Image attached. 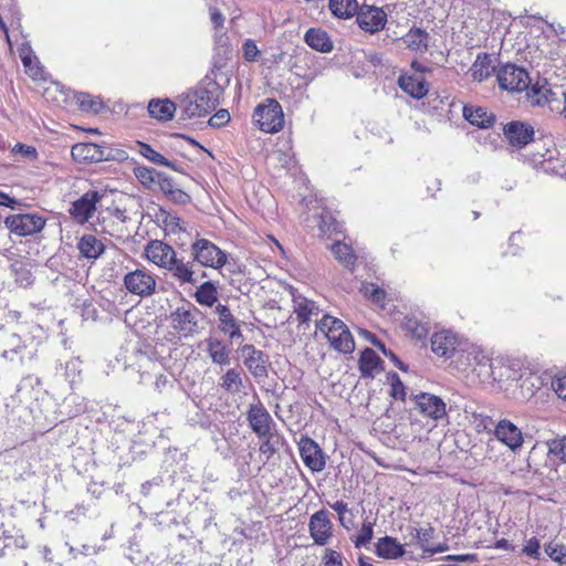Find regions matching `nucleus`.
<instances>
[{
	"label": "nucleus",
	"mask_w": 566,
	"mask_h": 566,
	"mask_svg": "<svg viewBox=\"0 0 566 566\" xmlns=\"http://www.w3.org/2000/svg\"><path fill=\"white\" fill-rule=\"evenodd\" d=\"M229 80L220 69L210 70L195 90L185 94L180 102L182 116L187 118L205 117L220 104L224 85Z\"/></svg>",
	"instance_id": "nucleus-1"
},
{
	"label": "nucleus",
	"mask_w": 566,
	"mask_h": 566,
	"mask_svg": "<svg viewBox=\"0 0 566 566\" xmlns=\"http://www.w3.org/2000/svg\"><path fill=\"white\" fill-rule=\"evenodd\" d=\"M38 354L36 345L31 337H21L17 333L3 335L0 342V358L12 368H20L31 363Z\"/></svg>",
	"instance_id": "nucleus-2"
},
{
	"label": "nucleus",
	"mask_w": 566,
	"mask_h": 566,
	"mask_svg": "<svg viewBox=\"0 0 566 566\" xmlns=\"http://www.w3.org/2000/svg\"><path fill=\"white\" fill-rule=\"evenodd\" d=\"M316 329L324 334L335 350L349 354L355 349L353 335L343 321L326 314L316 322Z\"/></svg>",
	"instance_id": "nucleus-3"
},
{
	"label": "nucleus",
	"mask_w": 566,
	"mask_h": 566,
	"mask_svg": "<svg viewBox=\"0 0 566 566\" xmlns=\"http://www.w3.org/2000/svg\"><path fill=\"white\" fill-rule=\"evenodd\" d=\"M190 256L195 264L214 270L223 268L228 262L227 253L205 238H198L191 243Z\"/></svg>",
	"instance_id": "nucleus-4"
},
{
	"label": "nucleus",
	"mask_w": 566,
	"mask_h": 566,
	"mask_svg": "<svg viewBox=\"0 0 566 566\" xmlns=\"http://www.w3.org/2000/svg\"><path fill=\"white\" fill-rule=\"evenodd\" d=\"M253 123L264 133L274 134L284 126V113L281 104L274 98H266L253 112Z\"/></svg>",
	"instance_id": "nucleus-5"
},
{
	"label": "nucleus",
	"mask_w": 566,
	"mask_h": 566,
	"mask_svg": "<svg viewBox=\"0 0 566 566\" xmlns=\"http://www.w3.org/2000/svg\"><path fill=\"white\" fill-rule=\"evenodd\" d=\"M201 313L190 302H185L177 306L169 315L171 327L187 338L193 336L198 332V323Z\"/></svg>",
	"instance_id": "nucleus-6"
},
{
	"label": "nucleus",
	"mask_w": 566,
	"mask_h": 566,
	"mask_svg": "<svg viewBox=\"0 0 566 566\" xmlns=\"http://www.w3.org/2000/svg\"><path fill=\"white\" fill-rule=\"evenodd\" d=\"M499 86L507 92H523L528 90L531 78L524 67L515 64H504L496 72Z\"/></svg>",
	"instance_id": "nucleus-7"
},
{
	"label": "nucleus",
	"mask_w": 566,
	"mask_h": 566,
	"mask_svg": "<svg viewBox=\"0 0 566 566\" xmlns=\"http://www.w3.org/2000/svg\"><path fill=\"white\" fill-rule=\"evenodd\" d=\"M45 219L38 213H18L6 218L7 228L20 237L33 235L45 226Z\"/></svg>",
	"instance_id": "nucleus-8"
},
{
	"label": "nucleus",
	"mask_w": 566,
	"mask_h": 566,
	"mask_svg": "<svg viewBox=\"0 0 566 566\" xmlns=\"http://www.w3.org/2000/svg\"><path fill=\"white\" fill-rule=\"evenodd\" d=\"M125 289L137 296L148 297L156 292V280L146 269H136L124 275Z\"/></svg>",
	"instance_id": "nucleus-9"
},
{
	"label": "nucleus",
	"mask_w": 566,
	"mask_h": 566,
	"mask_svg": "<svg viewBox=\"0 0 566 566\" xmlns=\"http://www.w3.org/2000/svg\"><path fill=\"white\" fill-rule=\"evenodd\" d=\"M469 365L474 367L479 377L483 379L501 380L505 375L496 373V367L489 353L480 346L471 345L468 349Z\"/></svg>",
	"instance_id": "nucleus-10"
},
{
	"label": "nucleus",
	"mask_w": 566,
	"mask_h": 566,
	"mask_svg": "<svg viewBox=\"0 0 566 566\" xmlns=\"http://www.w3.org/2000/svg\"><path fill=\"white\" fill-rule=\"evenodd\" d=\"M355 15L358 27L370 34L381 31L387 23V12L375 6L363 4Z\"/></svg>",
	"instance_id": "nucleus-11"
},
{
	"label": "nucleus",
	"mask_w": 566,
	"mask_h": 566,
	"mask_svg": "<svg viewBox=\"0 0 566 566\" xmlns=\"http://www.w3.org/2000/svg\"><path fill=\"white\" fill-rule=\"evenodd\" d=\"M247 421L258 438L266 436L272 430H277L276 423L260 400L249 406Z\"/></svg>",
	"instance_id": "nucleus-12"
},
{
	"label": "nucleus",
	"mask_w": 566,
	"mask_h": 566,
	"mask_svg": "<svg viewBox=\"0 0 566 566\" xmlns=\"http://www.w3.org/2000/svg\"><path fill=\"white\" fill-rule=\"evenodd\" d=\"M104 197V192L92 189L83 193L72 203L70 214L78 223H86L96 211V203Z\"/></svg>",
	"instance_id": "nucleus-13"
},
{
	"label": "nucleus",
	"mask_w": 566,
	"mask_h": 566,
	"mask_svg": "<svg viewBox=\"0 0 566 566\" xmlns=\"http://www.w3.org/2000/svg\"><path fill=\"white\" fill-rule=\"evenodd\" d=\"M460 337L451 329H440L430 337V347L434 355L451 358L460 347Z\"/></svg>",
	"instance_id": "nucleus-14"
},
{
	"label": "nucleus",
	"mask_w": 566,
	"mask_h": 566,
	"mask_svg": "<svg viewBox=\"0 0 566 566\" xmlns=\"http://www.w3.org/2000/svg\"><path fill=\"white\" fill-rule=\"evenodd\" d=\"M417 410L420 415L434 421L447 417L446 402L438 396L429 392H420L413 396Z\"/></svg>",
	"instance_id": "nucleus-15"
},
{
	"label": "nucleus",
	"mask_w": 566,
	"mask_h": 566,
	"mask_svg": "<svg viewBox=\"0 0 566 566\" xmlns=\"http://www.w3.org/2000/svg\"><path fill=\"white\" fill-rule=\"evenodd\" d=\"M298 449L302 461L312 472L324 470L326 465L325 455L316 441L310 437H302Z\"/></svg>",
	"instance_id": "nucleus-16"
},
{
	"label": "nucleus",
	"mask_w": 566,
	"mask_h": 566,
	"mask_svg": "<svg viewBox=\"0 0 566 566\" xmlns=\"http://www.w3.org/2000/svg\"><path fill=\"white\" fill-rule=\"evenodd\" d=\"M494 437L511 451L520 450L524 443L522 430L509 419H501L493 429Z\"/></svg>",
	"instance_id": "nucleus-17"
},
{
	"label": "nucleus",
	"mask_w": 566,
	"mask_h": 566,
	"mask_svg": "<svg viewBox=\"0 0 566 566\" xmlns=\"http://www.w3.org/2000/svg\"><path fill=\"white\" fill-rule=\"evenodd\" d=\"M308 532L316 545H326L333 535V524L327 511L319 510L312 514L308 522Z\"/></svg>",
	"instance_id": "nucleus-18"
},
{
	"label": "nucleus",
	"mask_w": 566,
	"mask_h": 566,
	"mask_svg": "<svg viewBox=\"0 0 566 566\" xmlns=\"http://www.w3.org/2000/svg\"><path fill=\"white\" fill-rule=\"evenodd\" d=\"M534 128L532 125L512 120L503 126V135L507 143L515 148H523L534 139Z\"/></svg>",
	"instance_id": "nucleus-19"
},
{
	"label": "nucleus",
	"mask_w": 566,
	"mask_h": 566,
	"mask_svg": "<svg viewBox=\"0 0 566 566\" xmlns=\"http://www.w3.org/2000/svg\"><path fill=\"white\" fill-rule=\"evenodd\" d=\"M166 271L180 286L197 285L199 282L192 259L185 260V258H178L176 254Z\"/></svg>",
	"instance_id": "nucleus-20"
},
{
	"label": "nucleus",
	"mask_w": 566,
	"mask_h": 566,
	"mask_svg": "<svg viewBox=\"0 0 566 566\" xmlns=\"http://www.w3.org/2000/svg\"><path fill=\"white\" fill-rule=\"evenodd\" d=\"M244 355L243 364L256 379L268 377V356L262 350L256 349L251 344H245L241 347Z\"/></svg>",
	"instance_id": "nucleus-21"
},
{
	"label": "nucleus",
	"mask_w": 566,
	"mask_h": 566,
	"mask_svg": "<svg viewBox=\"0 0 566 566\" xmlns=\"http://www.w3.org/2000/svg\"><path fill=\"white\" fill-rule=\"evenodd\" d=\"M214 312L218 315L219 331L222 334L227 335L232 342L243 340V334L240 327V323L233 316L229 306L219 303L216 305Z\"/></svg>",
	"instance_id": "nucleus-22"
},
{
	"label": "nucleus",
	"mask_w": 566,
	"mask_h": 566,
	"mask_svg": "<svg viewBox=\"0 0 566 566\" xmlns=\"http://www.w3.org/2000/svg\"><path fill=\"white\" fill-rule=\"evenodd\" d=\"M145 254L150 262L166 270L177 252L168 243L153 240L146 245Z\"/></svg>",
	"instance_id": "nucleus-23"
},
{
	"label": "nucleus",
	"mask_w": 566,
	"mask_h": 566,
	"mask_svg": "<svg viewBox=\"0 0 566 566\" xmlns=\"http://www.w3.org/2000/svg\"><path fill=\"white\" fill-rule=\"evenodd\" d=\"M462 115L471 125L481 129H489L493 127L496 122L495 114L482 106L464 105Z\"/></svg>",
	"instance_id": "nucleus-24"
},
{
	"label": "nucleus",
	"mask_w": 566,
	"mask_h": 566,
	"mask_svg": "<svg viewBox=\"0 0 566 566\" xmlns=\"http://www.w3.org/2000/svg\"><path fill=\"white\" fill-rule=\"evenodd\" d=\"M291 295L294 313L301 324H306L312 317L318 316L321 310L314 301L303 296L295 289L291 290Z\"/></svg>",
	"instance_id": "nucleus-25"
},
{
	"label": "nucleus",
	"mask_w": 566,
	"mask_h": 566,
	"mask_svg": "<svg viewBox=\"0 0 566 566\" xmlns=\"http://www.w3.org/2000/svg\"><path fill=\"white\" fill-rule=\"evenodd\" d=\"M497 59L489 53H479L469 73L473 81L483 82L488 80L496 71Z\"/></svg>",
	"instance_id": "nucleus-26"
},
{
	"label": "nucleus",
	"mask_w": 566,
	"mask_h": 566,
	"mask_svg": "<svg viewBox=\"0 0 566 566\" xmlns=\"http://www.w3.org/2000/svg\"><path fill=\"white\" fill-rule=\"evenodd\" d=\"M401 326L408 336L417 340L426 339L430 331L429 319L420 313L406 315Z\"/></svg>",
	"instance_id": "nucleus-27"
},
{
	"label": "nucleus",
	"mask_w": 566,
	"mask_h": 566,
	"mask_svg": "<svg viewBox=\"0 0 566 566\" xmlns=\"http://www.w3.org/2000/svg\"><path fill=\"white\" fill-rule=\"evenodd\" d=\"M304 42L312 50L321 53H329L334 49L328 33L321 28H310L304 34Z\"/></svg>",
	"instance_id": "nucleus-28"
},
{
	"label": "nucleus",
	"mask_w": 566,
	"mask_h": 566,
	"mask_svg": "<svg viewBox=\"0 0 566 566\" xmlns=\"http://www.w3.org/2000/svg\"><path fill=\"white\" fill-rule=\"evenodd\" d=\"M375 553L386 559H397L408 554L403 545L391 536L380 537L375 545Z\"/></svg>",
	"instance_id": "nucleus-29"
},
{
	"label": "nucleus",
	"mask_w": 566,
	"mask_h": 566,
	"mask_svg": "<svg viewBox=\"0 0 566 566\" xmlns=\"http://www.w3.org/2000/svg\"><path fill=\"white\" fill-rule=\"evenodd\" d=\"M101 145L77 143L71 149L72 158L80 164L101 163Z\"/></svg>",
	"instance_id": "nucleus-30"
},
{
	"label": "nucleus",
	"mask_w": 566,
	"mask_h": 566,
	"mask_svg": "<svg viewBox=\"0 0 566 566\" xmlns=\"http://www.w3.org/2000/svg\"><path fill=\"white\" fill-rule=\"evenodd\" d=\"M205 343L206 352L213 364L220 366H228L230 364V349L222 339L209 337Z\"/></svg>",
	"instance_id": "nucleus-31"
},
{
	"label": "nucleus",
	"mask_w": 566,
	"mask_h": 566,
	"mask_svg": "<svg viewBox=\"0 0 566 566\" xmlns=\"http://www.w3.org/2000/svg\"><path fill=\"white\" fill-rule=\"evenodd\" d=\"M399 87L416 99H421L428 94V85L423 77L413 75H400Z\"/></svg>",
	"instance_id": "nucleus-32"
},
{
	"label": "nucleus",
	"mask_w": 566,
	"mask_h": 566,
	"mask_svg": "<svg viewBox=\"0 0 566 566\" xmlns=\"http://www.w3.org/2000/svg\"><path fill=\"white\" fill-rule=\"evenodd\" d=\"M147 108L153 118L160 122H168L174 118L177 106L169 98H153L149 101Z\"/></svg>",
	"instance_id": "nucleus-33"
},
{
	"label": "nucleus",
	"mask_w": 566,
	"mask_h": 566,
	"mask_svg": "<svg viewBox=\"0 0 566 566\" xmlns=\"http://www.w3.org/2000/svg\"><path fill=\"white\" fill-rule=\"evenodd\" d=\"M77 249L85 259L96 260L104 253L105 245L102 240L97 239L95 235L84 234L78 240Z\"/></svg>",
	"instance_id": "nucleus-34"
},
{
	"label": "nucleus",
	"mask_w": 566,
	"mask_h": 566,
	"mask_svg": "<svg viewBox=\"0 0 566 566\" xmlns=\"http://www.w3.org/2000/svg\"><path fill=\"white\" fill-rule=\"evenodd\" d=\"M359 370L361 377L374 378L375 374L380 368L382 360L371 348H365L359 357Z\"/></svg>",
	"instance_id": "nucleus-35"
},
{
	"label": "nucleus",
	"mask_w": 566,
	"mask_h": 566,
	"mask_svg": "<svg viewBox=\"0 0 566 566\" xmlns=\"http://www.w3.org/2000/svg\"><path fill=\"white\" fill-rule=\"evenodd\" d=\"M314 220L322 235L329 237L333 233L340 232V222L337 220L334 212L328 209H322L319 213L314 216Z\"/></svg>",
	"instance_id": "nucleus-36"
},
{
	"label": "nucleus",
	"mask_w": 566,
	"mask_h": 566,
	"mask_svg": "<svg viewBox=\"0 0 566 566\" xmlns=\"http://www.w3.org/2000/svg\"><path fill=\"white\" fill-rule=\"evenodd\" d=\"M259 439L261 441L259 451L264 455L265 461H269L285 443L284 437L277 430H272V432L259 437Z\"/></svg>",
	"instance_id": "nucleus-37"
},
{
	"label": "nucleus",
	"mask_w": 566,
	"mask_h": 566,
	"mask_svg": "<svg viewBox=\"0 0 566 566\" xmlns=\"http://www.w3.org/2000/svg\"><path fill=\"white\" fill-rule=\"evenodd\" d=\"M219 386L229 394H239L243 389V379L241 376V371L237 368L228 369L220 377Z\"/></svg>",
	"instance_id": "nucleus-38"
},
{
	"label": "nucleus",
	"mask_w": 566,
	"mask_h": 566,
	"mask_svg": "<svg viewBox=\"0 0 566 566\" xmlns=\"http://www.w3.org/2000/svg\"><path fill=\"white\" fill-rule=\"evenodd\" d=\"M329 10L332 14L339 19H349L357 13V0H329Z\"/></svg>",
	"instance_id": "nucleus-39"
},
{
	"label": "nucleus",
	"mask_w": 566,
	"mask_h": 566,
	"mask_svg": "<svg viewBox=\"0 0 566 566\" xmlns=\"http://www.w3.org/2000/svg\"><path fill=\"white\" fill-rule=\"evenodd\" d=\"M429 34L420 28H412L403 36V42L407 46L416 52H424L428 49Z\"/></svg>",
	"instance_id": "nucleus-40"
},
{
	"label": "nucleus",
	"mask_w": 566,
	"mask_h": 566,
	"mask_svg": "<svg viewBox=\"0 0 566 566\" xmlns=\"http://www.w3.org/2000/svg\"><path fill=\"white\" fill-rule=\"evenodd\" d=\"M195 298L198 304L212 307L218 301V291L213 282L206 281L201 283L195 293Z\"/></svg>",
	"instance_id": "nucleus-41"
},
{
	"label": "nucleus",
	"mask_w": 566,
	"mask_h": 566,
	"mask_svg": "<svg viewBox=\"0 0 566 566\" xmlns=\"http://www.w3.org/2000/svg\"><path fill=\"white\" fill-rule=\"evenodd\" d=\"M134 176L136 179L140 182V185L148 190L155 191L156 190V181L159 175V171H157L154 168L146 167V166H136L133 169Z\"/></svg>",
	"instance_id": "nucleus-42"
},
{
	"label": "nucleus",
	"mask_w": 566,
	"mask_h": 566,
	"mask_svg": "<svg viewBox=\"0 0 566 566\" xmlns=\"http://www.w3.org/2000/svg\"><path fill=\"white\" fill-rule=\"evenodd\" d=\"M332 252L338 262H340L345 268L353 270L356 262V255L354 254L352 247L336 241L332 245Z\"/></svg>",
	"instance_id": "nucleus-43"
},
{
	"label": "nucleus",
	"mask_w": 566,
	"mask_h": 566,
	"mask_svg": "<svg viewBox=\"0 0 566 566\" xmlns=\"http://www.w3.org/2000/svg\"><path fill=\"white\" fill-rule=\"evenodd\" d=\"M74 98L80 109L83 112L97 114L103 108V102L101 101V98L94 97L88 93H76L74 95Z\"/></svg>",
	"instance_id": "nucleus-44"
},
{
	"label": "nucleus",
	"mask_w": 566,
	"mask_h": 566,
	"mask_svg": "<svg viewBox=\"0 0 566 566\" xmlns=\"http://www.w3.org/2000/svg\"><path fill=\"white\" fill-rule=\"evenodd\" d=\"M530 92L527 93V96L532 99L534 104L537 105H544L546 103H549L553 98V92L547 86V83L539 85V83H535L532 86L530 85Z\"/></svg>",
	"instance_id": "nucleus-45"
},
{
	"label": "nucleus",
	"mask_w": 566,
	"mask_h": 566,
	"mask_svg": "<svg viewBox=\"0 0 566 566\" xmlns=\"http://www.w3.org/2000/svg\"><path fill=\"white\" fill-rule=\"evenodd\" d=\"M15 282L22 287H29L34 282V276L28 264L17 262L12 265Z\"/></svg>",
	"instance_id": "nucleus-46"
},
{
	"label": "nucleus",
	"mask_w": 566,
	"mask_h": 566,
	"mask_svg": "<svg viewBox=\"0 0 566 566\" xmlns=\"http://www.w3.org/2000/svg\"><path fill=\"white\" fill-rule=\"evenodd\" d=\"M101 161H125L128 159V154L126 150L118 148L113 145L102 144L101 145Z\"/></svg>",
	"instance_id": "nucleus-47"
},
{
	"label": "nucleus",
	"mask_w": 566,
	"mask_h": 566,
	"mask_svg": "<svg viewBox=\"0 0 566 566\" xmlns=\"http://www.w3.org/2000/svg\"><path fill=\"white\" fill-rule=\"evenodd\" d=\"M359 291L375 304H382L386 297L385 290L370 282H363Z\"/></svg>",
	"instance_id": "nucleus-48"
},
{
	"label": "nucleus",
	"mask_w": 566,
	"mask_h": 566,
	"mask_svg": "<svg viewBox=\"0 0 566 566\" xmlns=\"http://www.w3.org/2000/svg\"><path fill=\"white\" fill-rule=\"evenodd\" d=\"M138 153L156 165H170V160L165 158L161 154L156 151L150 145L137 142Z\"/></svg>",
	"instance_id": "nucleus-49"
},
{
	"label": "nucleus",
	"mask_w": 566,
	"mask_h": 566,
	"mask_svg": "<svg viewBox=\"0 0 566 566\" xmlns=\"http://www.w3.org/2000/svg\"><path fill=\"white\" fill-rule=\"evenodd\" d=\"M549 558L560 565H566V545L551 542L545 546Z\"/></svg>",
	"instance_id": "nucleus-50"
},
{
	"label": "nucleus",
	"mask_w": 566,
	"mask_h": 566,
	"mask_svg": "<svg viewBox=\"0 0 566 566\" xmlns=\"http://www.w3.org/2000/svg\"><path fill=\"white\" fill-rule=\"evenodd\" d=\"M547 447L549 454L566 463V436L549 440Z\"/></svg>",
	"instance_id": "nucleus-51"
},
{
	"label": "nucleus",
	"mask_w": 566,
	"mask_h": 566,
	"mask_svg": "<svg viewBox=\"0 0 566 566\" xmlns=\"http://www.w3.org/2000/svg\"><path fill=\"white\" fill-rule=\"evenodd\" d=\"M556 154L557 150L555 148H545L544 153L537 151L536 154H533L531 163L536 168L541 167L544 170H547L548 167H545V164L553 161L555 159Z\"/></svg>",
	"instance_id": "nucleus-52"
},
{
	"label": "nucleus",
	"mask_w": 566,
	"mask_h": 566,
	"mask_svg": "<svg viewBox=\"0 0 566 566\" xmlns=\"http://www.w3.org/2000/svg\"><path fill=\"white\" fill-rule=\"evenodd\" d=\"M374 536V523L365 521L358 535L354 539L355 547L360 548L366 546Z\"/></svg>",
	"instance_id": "nucleus-53"
},
{
	"label": "nucleus",
	"mask_w": 566,
	"mask_h": 566,
	"mask_svg": "<svg viewBox=\"0 0 566 566\" xmlns=\"http://www.w3.org/2000/svg\"><path fill=\"white\" fill-rule=\"evenodd\" d=\"M80 374H81V360L78 358H72L65 363L64 376H65V379L71 385L78 381Z\"/></svg>",
	"instance_id": "nucleus-54"
},
{
	"label": "nucleus",
	"mask_w": 566,
	"mask_h": 566,
	"mask_svg": "<svg viewBox=\"0 0 566 566\" xmlns=\"http://www.w3.org/2000/svg\"><path fill=\"white\" fill-rule=\"evenodd\" d=\"M1 539L3 541V548L0 549V557L4 555L3 549L13 545L17 548H25L27 541L22 534L11 535L8 531L2 532Z\"/></svg>",
	"instance_id": "nucleus-55"
},
{
	"label": "nucleus",
	"mask_w": 566,
	"mask_h": 566,
	"mask_svg": "<svg viewBox=\"0 0 566 566\" xmlns=\"http://www.w3.org/2000/svg\"><path fill=\"white\" fill-rule=\"evenodd\" d=\"M163 223L166 230L172 233H178L185 230L182 227V220L175 213L164 212Z\"/></svg>",
	"instance_id": "nucleus-56"
},
{
	"label": "nucleus",
	"mask_w": 566,
	"mask_h": 566,
	"mask_svg": "<svg viewBox=\"0 0 566 566\" xmlns=\"http://www.w3.org/2000/svg\"><path fill=\"white\" fill-rule=\"evenodd\" d=\"M434 528L432 526L416 528L415 538L417 539L420 548L424 552L428 547L429 541L433 537Z\"/></svg>",
	"instance_id": "nucleus-57"
},
{
	"label": "nucleus",
	"mask_w": 566,
	"mask_h": 566,
	"mask_svg": "<svg viewBox=\"0 0 566 566\" xmlns=\"http://www.w3.org/2000/svg\"><path fill=\"white\" fill-rule=\"evenodd\" d=\"M12 153L14 155H20L21 157L31 159V160L38 158L36 148L33 146H30V145L22 144V143H17L12 148Z\"/></svg>",
	"instance_id": "nucleus-58"
},
{
	"label": "nucleus",
	"mask_w": 566,
	"mask_h": 566,
	"mask_svg": "<svg viewBox=\"0 0 566 566\" xmlns=\"http://www.w3.org/2000/svg\"><path fill=\"white\" fill-rule=\"evenodd\" d=\"M552 388L556 392V395L566 400V370L560 371L553 380Z\"/></svg>",
	"instance_id": "nucleus-59"
},
{
	"label": "nucleus",
	"mask_w": 566,
	"mask_h": 566,
	"mask_svg": "<svg viewBox=\"0 0 566 566\" xmlns=\"http://www.w3.org/2000/svg\"><path fill=\"white\" fill-rule=\"evenodd\" d=\"M322 566H344L342 554L337 551L326 548Z\"/></svg>",
	"instance_id": "nucleus-60"
},
{
	"label": "nucleus",
	"mask_w": 566,
	"mask_h": 566,
	"mask_svg": "<svg viewBox=\"0 0 566 566\" xmlns=\"http://www.w3.org/2000/svg\"><path fill=\"white\" fill-rule=\"evenodd\" d=\"M242 51H243V57L248 62L256 61L259 53H260L255 42L251 39H248L243 42Z\"/></svg>",
	"instance_id": "nucleus-61"
},
{
	"label": "nucleus",
	"mask_w": 566,
	"mask_h": 566,
	"mask_svg": "<svg viewBox=\"0 0 566 566\" xmlns=\"http://www.w3.org/2000/svg\"><path fill=\"white\" fill-rule=\"evenodd\" d=\"M175 188V184L171 177L164 172H159L156 181V190H160L166 197Z\"/></svg>",
	"instance_id": "nucleus-62"
},
{
	"label": "nucleus",
	"mask_w": 566,
	"mask_h": 566,
	"mask_svg": "<svg viewBox=\"0 0 566 566\" xmlns=\"http://www.w3.org/2000/svg\"><path fill=\"white\" fill-rule=\"evenodd\" d=\"M213 38L217 50L222 51L223 53L231 51L230 40L224 30H216Z\"/></svg>",
	"instance_id": "nucleus-63"
},
{
	"label": "nucleus",
	"mask_w": 566,
	"mask_h": 566,
	"mask_svg": "<svg viewBox=\"0 0 566 566\" xmlns=\"http://www.w3.org/2000/svg\"><path fill=\"white\" fill-rule=\"evenodd\" d=\"M539 548H541L539 541L536 537H532L526 542V544L522 548V553L531 558L539 559V556H541Z\"/></svg>",
	"instance_id": "nucleus-64"
}]
</instances>
